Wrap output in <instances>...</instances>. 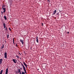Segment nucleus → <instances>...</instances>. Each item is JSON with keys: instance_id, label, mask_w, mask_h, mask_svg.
I'll use <instances>...</instances> for the list:
<instances>
[{"instance_id": "nucleus-25", "label": "nucleus", "mask_w": 74, "mask_h": 74, "mask_svg": "<svg viewBox=\"0 0 74 74\" xmlns=\"http://www.w3.org/2000/svg\"><path fill=\"white\" fill-rule=\"evenodd\" d=\"M5 11H4L3 12H5Z\"/></svg>"}, {"instance_id": "nucleus-7", "label": "nucleus", "mask_w": 74, "mask_h": 74, "mask_svg": "<svg viewBox=\"0 0 74 74\" xmlns=\"http://www.w3.org/2000/svg\"><path fill=\"white\" fill-rule=\"evenodd\" d=\"M12 60L14 62V63H16V62L15 60V59H12Z\"/></svg>"}, {"instance_id": "nucleus-34", "label": "nucleus", "mask_w": 74, "mask_h": 74, "mask_svg": "<svg viewBox=\"0 0 74 74\" xmlns=\"http://www.w3.org/2000/svg\"><path fill=\"white\" fill-rule=\"evenodd\" d=\"M39 70V69H38V70Z\"/></svg>"}, {"instance_id": "nucleus-36", "label": "nucleus", "mask_w": 74, "mask_h": 74, "mask_svg": "<svg viewBox=\"0 0 74 74\" xmlns=\"http://www.w3.org/2000/svg\"><path fill=\"white\" fill-rule=\"evenodd\" d=\"M20 59H21V58H20Z\"/></svg>"}, {"instance_id": "nucleus-22", "label": "nucleus", "mask_w": 74, "mask_h": 74, "mask_svg": "<svg viewBox=\"0 0 74 74\" xmlns=\"http://www.w3.org/2000/svg\"><path fill=\"white\" fill-rule=\"evenodd\" d=\"M21 74H25V73L23 72H22Z\"/></svg>"}, {"instance_id": "nucleus-16", "label": "nucleus", "mask_w": 74, "mask_h": 74, "mask_svg": "<svg viewBox=\"0 0 74 74\" xmlns=\"http://www.w3.org/2000/svg\"><path fill=\"white\" fill-rule=\"evenodd\" d=\"M13 43L14 44V45L15 44V43H14V38H13Z\"/></svg>"}, {"instance_id": "nucleus-19", "label": "nucleus", "mask_w": 74, "mask_h": 74, "mask_svg": "<svg viewBox=\"0 0 74 74\" xmlns=\"http://www.w3.org/2000/svg\"><path fill=\"white\" fill-rule=\"evenodd\" d=\"M16 57L17 58H18V59H19V56H18V55H16Z\"/></svg>"}, {"instance_id": "nucleus-32", "label": "nucleus", "mask_w": 74, "mask_h": 74, "mask_svg": "<svg viewBox=\"0 0 74 74\" xmlns=\"http://www.w3.org/2000/svg\"><path fill=\"white\" fill-rule=\"evenodd\" d=\"M67 33L69 34V32H67Z\"/></svg>"}, {"instance_id": "nucleus-12", "label": "nucleus", "mask_w": 74, "mask_h": 74, "mask_svg": "<svg viewBox=\"0 0 74 74\" xmlns=\"http://www.w3.org/2000/svg\"><path fill=\"white\" fill-rule=\"evenodd\" d=\"M56 10H55L54 11V12L53 13V14H54L56 13Z\"/></svg>"}, {"instance_id": "nucleus-30", "label": "nucleus", "mask_w": 74, "mask_h": 74, "mask_svg": "<svg viewBox=\"0 0 74 74\" xmlns=\"http://www.w3.org/2000/svg\"><path fill=\"white\" fill-rule=\"evenodd\" d=\"M16 47H18V46H17V44H16Z\"/></svg>"}, {"instance_id": "nucleus-18", "label": "nucleus", "mask_w": 74, "mask_h": 74, "mask_svg": "<svg viewBox=\"0 0 74 74\" xmlns=\"http://www.w3.org/2000/svg\"><path fill=\"white\" fill-rule=\"evenodd\" d=\"M4 7H5V5H3V6H2V8H4Z\"/></svg>"}, {"instance_id": "nucleus-20", "label": "nucleus", "mask_w": 74, "mask_h": 74, "mask_svg": "<svg viewBox=\"0 0 74 74\" xmlns=\"http://www.w3.org/2000/svg\"><path fill=\"white\" fill-rule=\"evenodd\" d=\"M8 29L6 27H5V31H6L7 30L8 31Z\"/></svg>"}, {"instance_id": "nucleus-8", "label": "nucleus", "mask_w": 74, "mask_h": 74, "mask_svg": "<svg viewBox=\"0 0 74 74\" xmlns=\"http://www.w3.org/2000/svg\"><path fill=\"white\" fill-rule=\"evenodd\" d=\"M20 42L22 43V44L23 45V43H24V42H23V40H21V39H20Z\"/></svg>"}, {"instance_id": "nucleus-4", "label": "nucleus", "mask_w": 74, "mask_h": 74, "mask_svg": "<svg viewBox=\"0 0 74 74\" xmlns=\"http://www.w3.org/2000/svg\"><path fill=\"white\" fill-rule=\"evenodd\" d=\"M23 64H24V66H25L27 68V64H26V63L25 62H23Z\"/></svg>"}, {"instance_id": "nucleus-31", "label": "nucleus", "mask_w": 74, "mask_h": 74, "mask_svg": "<svg viewBox=\"0 0 74 74\" xmlns=\"http://www.w3.org/2000/svg\"><path fill=\"white\" fill-rule=\"evenodd\" d=\"M19 53V54H20V55H21V53Z\"/></svg>"}, {"instance_id": "nucleus-3", "label": "nucleus", "mask_w": 74, "mask_h": 74, "mask_svg": "<svg viewBox=\"0 0 74 74\" xmlns=\"http://www.w3.org/2000/svg\"><path fill=\"white\" fill-rule=\"evenodd\" d=\"M8 69L7 68L6 69V72H5V74H8Z\"/></svg>"}, {"instance_id": "nucleus-33", "label": "nucleus", "mask_w": 74, "mask_h": 74, "mask_svg": "<svg viewBox=\"0 0 74 74\" xmlns=\"http://www.w3.org/2000/svg\"><path fill=\"white\" fill-rule=\"evenodd\" d=\"M47 1H49V0H47Z\"/></svg>"}, {"instance_id": "nucleus-1", "label": "nucleus", "mask_w": 74, "mask_h": 74, "mask_svg": "<svg viewBox=\"0 0 74 74\" xmlns=\"http://www.w3.org/2000/svg\"><path fill=\"white\" fill-rule=\"evenodd\" d=\"M21 72V70L20 69H18V71H16V73L17 74H19V72Z\"/></svg>"}, {"instance_id": "nucleus-26", "label": "nucleus", "mask_w": 74, "mask_h": 74, "mask_svg": "<svg viewBox=\"0 0 74 74\" xmlns=\"http://www.w3.org/2000/svg\"><path fill=\"white\" fill-rule=\"evenodd\" d=\"M42 26H43V23H42Z\"/></svg>"}, {"instance_id": "nucleus-24", "label": "nucleus", "mask_w": 74, "mask_h": 74, "mask_svg": "<svg viewBox=\"0 0 74 74\" xmlns=\"http://www.w3.org/2000/svg\"><path fill=\"white\" fill-rule=\"evenodd\" d=\"M20 69H21V70H22V67L20 68Z\"/></svg>"}, {"instance_id": "nucleus-9", "label": "nucleus", "mask_w": 74, "mask_h": 74, "mask_svg": "<svg viewBox=\"0 0 74 74\" xmlns=\"http://www.w3.org/2000/svg\"><path fill=\"white\" fill-rule=\"evenodd\" d=\"M4 47V44H3L2 46H1V49H3Z\"/></svg>"}, {"instance_id": "nucleus-14", "label": "nucleus", "mask_w": 74, "mask_h": 74, "mask_svg": "<svg viewBox=\"0 0 74 74\" xmlns=\"http://www.w3.org/2000/svg\"><path fill=\"white\" fill-rule=\"evenodd\" d=\"M3 70H1V72L0 73V74H2L3 73Z\"/></svg>"}, {"instance_id": "nucleus-28", "label": "nucleus", "mask_w": 74, "mask_h": 74, "mask_svg": "<svg viewBox=\"0 0 74 74\" xmlns=\"http://www.w3.org/2000/svg\"><path fill=\"white\" fill-rule=\"evenodd\" d=\"M3 14V12L2 11H1V14Z\"/></svg>"}, {"instance_id": "nucleus-6", "label": "nucleus", "mask_w": 74, "mask_h": 74, "mask_svg": "<svg viewBox=\"0 0 74 74\" xmlns=\"http://www.w3.org/2000/svg\"><path fill=\"white\" fill-rule=\"evenodd\" d=\"M21 63V65H22L23 67V69H25V66H24V65H23V64L22 63V62H20Z\"/></svg>"}, {"instance_id": "nucleus-23", "label": "nucleus", "mask_w": 74, "mask_h": 74, "mask_svg": "<svg viewBox=\"0 0 74 74\" xmlns=\"http://www.w3.org/2000/svg\"><path fill=\"white\" fill-rule=\"evenodd\" d=\"M8 29H9V30H10V31H12V29H11L10 27Z\"/></svg>"}, {"instance_id": "nucleus-21", "label": "nucleus", "mask_w": 74, "mask_h": 74, "mask_svg": "<svg viewBox=\"0 0 74 74\" xmlns=\"http://www.w3.org/2000/svg\"><path fill=\"white\" fill-rule=\"evenodd\" d=\"M9 34L7 35V38H9Z\"/></svg>"}, {"instance_id": "nucleus-10", "label": "nucleus", "mask_w": 74, "mask_h": 74, "mask_svg": "<svg viewBox=\"0 0 74 74\" xmlns=\"http://www.w3.org/2000/svg\"><path fill=\"white\" fill-rule=\"evenodd\" d=\"M2 60H3L2 59H0V63H2Z\"/></svg>"}, {"instance_id": "nucleus-11", "label": "nucleus", "mask_w": 74, "mask_h": 74, "mask_svg": "<svg viewBox=\"0 0 74 74\" xmlns=\"http://www.w3.org/2000/svg\"><path fill=\"white\" fill-rule=\"evenodd\" d=\"M4 19L5 20H7V18L6 16H4Z\"/></svg>"}, {"instance_id": "nucleus-15", "label": "nucleus", "mask_w": 74, "mask_h": 74, "mask_svg": "<svg viewBox=\"0 0 74 74\" xmlns=\"http://www.w3.org/2000/svg\"><path fill=\"white\" fill-rule=\"evenodd\" d=\"M23 69L24 70V71L25 72V73H26H26H26V69L24 68Z\"/></svg>"}, {"instance_id": "nucleus-5", "label": "nucleus", "mask_w": 74, "mask_h": 74, "mask_svg": "<svg viewBox=\"0 0 74 74\" xmlns=\"http://www.w3.org/2000/svg\"><path fill=\"white\" fill-rule=\"evenodd\" d=\"M3 27H4V28H5V27H6V25H5V23H3Z\"/></svg>"}, {"instance_id": "nucleus-13", "label": "nucleus", "mask_w": 74, "mask_h": 74, "mask_svg": "<svg viewBox=\"0 0 74 74\" xmlns=\"http://www.w3.org/2000/svg\"><path fill=\"white\" fill-rule=\"evenodd\" d=\"M36 41L38 43V37H36Z\"/></svg>"}, {"instance_id": "nucleus-35", "label": "nucleus", "mask_w": 74, "mask_h": 74, "mask_svg": "<svg viewBox=\"0 0 74 74\" xmlns=\"http://www.w3.org/2000/svg\"><path fill=\"white\" fill-rule=\"evenodd\" d=\"M16 61H17V60H16Z\"/></svg>"}, {"instance_id": "nucleus-2", "label": "nucleus", "mask_w": 74, "mask_h": 74, "mask_svg": "<svg viewBox=\"0 0 74 74\" xmlns=\"http://www.w3.org/2000/svg\"><path fill=\"white\" fill-rule=\"evenodd\" d=\"M7 52H5L4 53V56H5L4 58H6V59H7Z\"/></svg>"}, {"instance_id": "nucleus-17", "label": "nucleus", "mask_w": 74, "mask_h": 74, "mask_svg": "<svg viewBox=\"0 0 74 74\" xmlns=\"http://www.w3.org/2000/svg\"><path fill=\"white\" fill-rule=\"evenodd\" d=\"M2 9H3V11H6V8H2Z\"/></svg>"}, {"instance_id": "nucleus-27", "label": "nucleus", "mask_w": 74, "mask_h": 74, "mask_svg": "<svg viewBox=\"0 0 74 74\" xmlns=\"http://www.w3.org/2000/svg\"><path fill=\"white\" fill-rule=\"evenodd\" d=\"M19 74H21V72H19Z\"/></svg>"}, {"instance_id": "nucleus-29", "label": "nucleus", "mask_w": 74, "mask_h": 74, "mask_svg": "<svg viewBox=\"0 0 74 74\" xmlns=\"http://www.w3.org/2000/svg\"><path fill=\"white\" fill-rule=\"evenodd\" d=\"M2 64V63H0V66H1V65Z\"/></svg>"}]
</instances>
